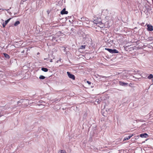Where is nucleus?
I'll list each match as a JSON object with an SVG mask.
<instances>
[{
    "label": "nucleus",
    "mask_w": 153,
    "mask_h": 153,
    "mask_svg": "<svg viewBox=\"0 0 153 153\" xmlns=\"http://www.w3.org/2000/svg\"><path fill=\"white\" fill-rule=\"evenodd\" d=\"M105 50L108 51L111 53H119V51L116 49H112L109 48H105Z\"/></svg>",
    "instance_id": "obj_1"
},
{
    "label": "nucleus",
    "mask_w": 153,
    "mask_h": 153,
    "mask_svg": "<svg viewBox=\"0 0 153 153\" xmlns=\"http://www.w3.org/2000/svg\"><path fill=\"white\" fill-rule=\"evenodd\" d=\"M67 74L68 76L70 78L73 79V80H74L75 79V77L74 75L71 74V73L69 72H67Z\"/></svg>",
    "instance_id": "obj_2"
},
{
    "label": "nucleus",
    "mask_w": 153,
    "mask_h": 153,
    "mask_svg": "<svg viewBox=\"0 0 153 153\" xmlns=\"http://www.w3.org/2000/svg\"><path fill=\"white\" fill-rule=\"evenodd\" d=\"M11 19V18H10L7 20H6L2 24V26L3 27H4L9 22L10 20Z\"/></svg>",
    "instance_id": "obj_3"
},
{
    "label": "nucleus",
    "mask_w": 153,
    "mask_h": 153,
    "mask_svg": "<svg viewBox=\"0 0 153 153\" xmlns=\"http://www.w3.org/2000/svg\"><path fill=\"white\" fill-rule=\"evenodd\" d=\"M147 27H148L147 30L148 31H151L153 30V26L152 25H147Z\"/></svg>",
    "instance_id": "obj_4"
},
{
    "label": "nucleus",
    "mask_w": 153,
    "mask_h": 153,
    "mask_svg": "<svg viewBox=\"0 0 153 153\" xmlns=\"http://www.w3.org/2000/svg\"><path fill=\"white\" fill-rule=\"evenodd\" d=\"M68 12L67 11H65V9H63L61 12V14H67Z\"/></svg>",
    "instance_id": "obj_5"
},
{
    "label": "nucleus",
    "mask_w": 153,
    "mask_h": 153,
    "mask_svg": "<svg viewBox=\"0 0 153 153\" xmlns=\"http://www.w3.org/2000/svg\"><path fill=\"white\" fill-rule=\"evenodd\" d=\"M119 84L120 85L124 86H125L126 85H127L128 84V83H125L121 81H119Z\"/></svg>",
    "instance_id": "obj_6"
},
{
    "label": "nucleus",
    "mask_w": 153,
    "mask_h": 153,
    "mask_svg": "<svg viewBox=\"0 0 153 153\" xmlns=\"http://www.w3.org/2000/svg\"><path fill=\"white\" fill-rule=\"evenodd\" d=\"M148 135L146 133H144L143 134H141L140 135V136L142 138L144 137L146 138L148 136Z\"/></svg>",
    "instance_id": "obj_7"
},
{
    "label": "nucleus",
    "mask_w": 153,
    "mask_h": 153,
    "mask_svg": "<svg viewBox=\"0 0 153 153\" xmlns=\"http://www.w3.org/2000/svg\"><path fill=\"white\" fill-rule=\"evenodd\" d=\"M133 135L132 134L129 136L128 137H125L123 139V141H125L129 139Z\"/></svg>",
    "instance_id": "obj_8"
},
{
    "label": "nucleus",
    "mask_w": 153,
    "mask_h": 153,
    "mask_svg": "<svg viewBox=\"0 0 153 153\" xmlns=\"http://www.w3.org/2000/svg\"><path fill=\"white\" fill-rule=\"evenodd\" d=\"M41 70L42 71L45 72H47L48 71V69L47 68H42Z\"/></svg>",
    "instance_id": "obj_9"
},
{
    "label": "nucleus",
    "mask_w": 153,
    "mask_h": 153,
    "mask_svg": "<svg viewBox=\"0 0 153 153\" xmlns=\"http://www.w3.org/2000/svg\"><path fill=\"white\" fill-rule=\"evenodd\" d=\"M3 54L4 55V57L7 59H9L10 58V56L9 55H8L7 54L5 53H4Z\"/></svg>",
    "instance_id": "obj_10"
},
{
    "label": "nucleus",
    "mask_w": 153,
    "mask_h": 153,
    "mask_svg": "<svg viewBox=\"0 0 153 153\" xmlns=\"http://www.w3.org/2000/svg\"><path fill=\"white\" fill-rule=\"evenodd\" d=\"M147 78L149 79H151L153 78V75L150 74L149 76H148Z\"/></svg>",
    "instance_id": "obj_11"
},
{
    "label": "nucleus",
    "mask_w": 153,
    "mask_h": 153,
    "mask_svg": "<svg viewBox=\"0 0 153 153\" xmlns=\"http://www.w3.org/2000/svg\"><path fill=\"white\" fill-rule=\"evenodd\" d=\"M20 24V22L19 21H16L14 24V25L15 26H17Z\"/></svg>",
    "instance_id": "obj_12"
},
{
    "label": "nucleus",
    "mask_w": 153,
    "mask_h": 153,
    "mask_svg": "<svg viewBox=\"0 0 153 153\" xmlns=\"http://www.w3.org/2000/svg\"><path fill=\"white\" fill-rule=\"evenodd\" d=\"M52 40L54 42L57 41V39H56V36L53 37L52 38Z\"/></svg>",
    "instance_id": "obj_13"
},
{
    "label": "nucleus",
    "mask_w": 153,
    "mask_h": 153,
    "mask_svg": "<svg viewBox=\"0 0 153 153\" xmlns=\"http://www.w3.org/2000/svg\"><path fill=\"white\" fill-rule=\"evenodd\" d=\"M45 77L42 75L40 76L39 77V78L40 79H45Z\"/></svg>",
    "instance_id": "obj_14"
},
{
    "label": "nucleus",
    "mask_w": 153,
    "mask_h": 153,
    "mask_svg": "<svg viewBox=\"0 0 153 153\" xmlns=\"http://www.w3.org/2000/svg\"><path fill=\"white\" fill-rule=\"evenodd\" d=\"M59 153H66L65 151L64 150H61Z\"/></svg>",
    "instance_id": "obj_15"
},
{
    "label": "nucleus",
    "mask_w": 153,
    "mask_h": 153,
    "mask_svg": "<svg viewBox=\"0 0 153 153\" xmlns=\"http://www.w3.org/2000/svg\"><path fill=\"white\" fill-rule=\"evenodd\" d=\"M85 45H82L81 46L80 48L81 49H85Z\"/></svg>",
    "instance_id": "obj_16"
},
{
    "label": "nucleus",
    "mask_w": 153,
    "mask_h": 153,
    "mask_svg": "<svg viewBox=\"0 0 153 153\" xmlns=\"http://www.w3.org/2000/svg\"><path fill=\"white\" fill-rule=\"evenodd\" d=\"M87 82L89 85H90L91 84V82L90 81H87Z\"/></svg>",
    "instance_id": "obj_17"
},
{
    "label": "nucleus",
    "mask_w": 153,
    "mask_h": 153,
    "mask_svg": "<svg viewBox=\"0 0 153 153\" xmlns=\"http://www.w3.org/2000/svg\"><path fill=\"white\" fill-rule=\"evenodd\" d=\"M4 10V9H0V10ZM5 10H7V12L8 13V11L9 10V9Z\"/></svg>",
    "instance_id": "obj_18"
},
{
    "label": "nucleus",
    "mask_w": 153,
    "mask_h": 153,
    "mask_svg": "<svg viewBox=\"0 0 153 153\" xmlns=\"http://www.w3.org/2000/svg\"><path fill=\"white\" fill-rule=\"evenodd\" d=\"M22 100H21L20 101H19L18 102V103L19 104V103H21L22 102Z\"/></svg>",
    "instance_id": "obj_19"
},
{
    "label": "nucleus",
    "mask_w": 153,
    "mask_h": 153,
    "mask_svg": "<svg viewBox=\"0 0 153 153\" xmlns=\"http://www.w3.org/2000/svg\"><path fill=\"white\" fill-rule=\"evenodd\" d=\"M84 18L82 17L81 18V19H82V21H84Z\"/></svg>",
    "instance_id": "obj_20"
},
{
    "label": "nucleus",
    "mask_w": 153,
    "mask_h": 153,
    "mask_svg": "<svg viewBox=\"0 0 153 153\" xmlns=\"http://www.w3.org/2000/svg\"><path fill=\"white\" fill-rule=\"evenodd\" d=\"M50 62H52V60H51L50 61Z\"/></svg>",
    "instance_id": "obj_21"
}]
</instances>
